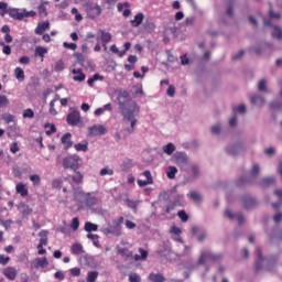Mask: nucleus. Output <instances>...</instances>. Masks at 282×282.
I'll list each match as a JSON object with an SVG mask.
<instances>
[{"label": "nucleus", "instance_id": "1", "mask_svg": "<svg viewBox=\"0 0 282 282\" xmlns=\"http://www.w3.org/2000/svg\"><path fill=\"white\" fill-rule=\"evenodd\" d=\"M115 96H117L119 109L123 117L122 122H124V124L130 122V128H128L127 131L128 133H133V131H135V124H138L135 117L140 115V107L138 102L131 99L129 91L122 88L115 90Z\"/></svg>", "mask_w": 282, "mask_h": 282}, {"label": "nucleus", "instance_id": "2", "mask_svg": "<svg viewBox=\"0 0 282 282\" xmlns=\"http://www.w3.org/2000/svg\"><path fill=\"white\" fill-rule=\"evenodd\" d=\"M160 199L166 202L165 213H172L177 206H184V194L177 192V187L163 192L159 195Z\"/></svg>", "mask_w": 282, "mask_h": 282}, {"label": "nucleus", "instance_id": "3", "mask_svg": "<svg viewBox=\"0 0 282 282\" xmlns=\"http://www.w3.org/2000/svg\"><path fill=\"white\" fill-rule=\"evenodd\" d=\"M217 257L215 253L210 251H203L200 253V257L198 258L197 262H186L184 264L185 270L193 271L195 270L198 265H204V263H208V261H216Z\"/></svg>", "mask_w": 282, "mask_h": 282}, {"label": "nucleus", "instance_id": "4", "mask_svg": "<svg viewBox=\"0 0 282 282\" xmlns=\"http://www.w3.org/2000/svg\"><path fill=\"white\" fill-rule=\"evenodd\" d=\"M173 162L180 166L181 171H188V166L192 163L188 154L184 152H176L173 155Z\"/></svg>", "mask_w": 282, "mask_h": 282}, {"label": "nucleus", "instance_id": "5", "mask_svg": "<svg viewBox=\"0 0 282 282\" xmlns=\"http://www.w3.org/2000/svg\"><path fill=\"white\" fill-rule=\"evenodd\" d=\"M80 197L86 199V205L89 206V208H91V206H98V204H100V199H98L96 196H89V194H85L83 191L76 189L75 198L80 199Z\"/></svg>", "mask_w": 282, "mask_h": 282}, {"label": "nucleus", "instance_id": "6", "mask_svg": "<svg viewBox=\"0 0 282 282\" xmlns=\"http://www.w3.org/2000/svg\"><path fill=\"white\" fill-rule=\"evenodd\" d=\"M124 220L123 217L119 218V223H115L110 227H106L101 229V232H104L106 236L113 235L115 237H120L122 235V228L120 227V224Z\"/></svg>", "mask_w": 282, "mask_h": 282}, {"label": "nucleus", "instance_id": "7", "mask_svg": "<svg viewBox=\"0 0 282 282\" xmlns=\"http://www.w3.org/2000/svg\"><path fill=\"white\" fill-rule=\"evenodd\" d=\"M259 173H261V166L259 163H253L248 176L238 180V186L247 184V182H252L253 177H257Z\"/></svg>", "mask_w": 282, "mask_h": 282}, {"label": "nucleus", "instance_id": "8", "mask_svg": "<svg viewBox=\"0 0 282 282\" xmlns=\"http://www.w3.org/2000/svg\"><path fill=\"white\" fill-rule=\"evenodd\" d=\"M78 162H80V156L73 154L63 159L64 169H72V171H78Z\"/></svg>", "mask_w": 282, "mask_h": 282}, {"label": "nucleus", "instance_id": "9", "mask_svg": "<svg viewBox=\"0 0 282 282\" xmlns=\"http://www.w3.org/2000/svg\"><path fill=\"white\" fill-rule=\"evenodd\" d=\"M86 12L89 19H97V17L102 14V8L97 3H90L86 6Z\"/></svg>", "mask_w": 282, "mask_h": 282}, {"label": "nucleus", "instance_id": "10", "mask_svg": "<svg viewBox=\"0 0 282 282\" xmlns=\"http://www.w3.org/2000/svg\"><path fill=\"white\" fill-rule=\"evenodd\" d=\"M257 254H258V262H257V269L261 270V268H263V265L268 264V265H272L274 263H276V258H263V256H261V248L257 249Z\"/></svg>", "mask_w": 282, "mask_h": 282}, {"label": "nucleus", "instance_id": "11", "mask_svg": "<svg viewBox=\"0 0 282 282\" xmlns=\"http://www.w3.org/2000/svg\"><path fill=\"white\" fill-rule=\"evenodd\" d=\"M184 172L188 173L192 180H197L202 176V169L197 163H193V162L189 163V165L187 166V170H184Z\"/></svg>", "mask_w": 282, "mask_h": 282}, {"label": "nucleus", "instance_id": "12", "mask_svg": "<svg viewBox=\"0 0 282 282\" xmlns=\"http://www.w3.org/2000/svg\"><path fill=\"white\" fill-rule=\"evenodd\" d=\"M107 134V128L102 124H95L88 128V135L89 138H96L98 135Z\"/></svg>", "mask_w": 282, "mask_h": 282}, {"label": "nucleus", "instance_id": "13", "mask_svg": "<svg viewBox=\"0 0 282 282\" xmlns=\"http://www.w3.org/2000/svg\"><path fill=\"white\" fill-rule=\"evenodd\" d=\"M80 122V110L75 109L70 113L67 115V123L70 127H76Z\"/></svg>", "mask_w": 282, "mask_h": 282}, {"label": "nucleus", "instance_id": "14", "mask_svg": "<svg viewBox=\"0 0 282 282\" xmlns=\"http://www.w3.org/2000/svg\"><path fill=\"white\" fill-rule=\"evenodd\" d=\"M111 39H113L111 33H109L102 29H100L96 35L97 43H111Z\"/></svg>", "mask_w": 282, "mask_h": 282}, {"label": "nucleus", "instance_id": "15", "mask_svg": "<svg viewBox=\"0 0 282 282\" xmlns=\"http://www.w3.org/2000/svg\"><path fill=\"white\" fill-rule=\"evenodd\" d=\"M2 273L9 281H14V279H17V276L19 275V271L14 267L4 268Z\"/></svg>", "mask_w": 282, "mask_h": 282}, {"label": "nucleus", "instance_id": "16", "mask_svg": "<svg viewBox=\"0 0 282 282\" xmlns=\"http://www.w3.org/2000/svg\"><path fill=\"white\" fill-rule=\"evenodd\" d=\"M9 17L14 19L15 21H23L25 19V14H23V10L17 8H9Z\"/></svg>", "mask_w": 282, "mask_h": 282}, {"label": "nucleus", "instance_id": "17", "mask_svg": "<svg viewBox=\"0 0 282 282\" xmlns=\"http://www.w3.org/2000/svg\"><path fill=\"white\" fill-rule=\"evenodd\" d=\"M226 151L228 155H239L243 151V145L242 143L231 144L226 148Z\"/></svg>", "mask_w": 282, "mask_h": 282}, {"label": "nucleus", "instance_id": "18", "mask_svg": "<svg viewBox=\"0 0 282 282\" xmlns=\"http://www.w3.org/2000/svg\"><path fill=\"white\" fill-rule=\"evenodd\" d=\"M225 216L228 217V219H237L238 224H246V217L241 214H232V212H230V209H227L225 212Z\"/></svg>", "mask_w": 282, "mask_h": 282}, {"label": "nucleus", "instance_id": "19", "mask_svg": "<svg viewBox=\"0 0 282 282\" xmlns=\"http://www.w3.org/2000/svg\"><path fill=\"white\" fill-rule=\"evenodd\" d=\"M192 234L197 237L198 241H204L206 239V231L202 230V227L193 226Z\"/></svg>", "mask_w": 282, "mask_h": 282}, {"label": "nucleus", "instance_id": "20", "mask_svg": "<svg viewBox=\"0 0 282 282\" xmlns=\"http://www.w3.org/2000/svg\"><path fill=\"white\" fill-rule=\"evenodd\" d=\"M241 204L246 208L250 209V208H254V206H257V200H254V198H252V196H245L241 198Z\"/></svg>", "mask_w": 282, "mask_h": 282}, {"label": "nucleus", "instance_id": "21", "mask_svg": "<svg viewBox=\"0 0 282 282\" xmlns=\"http://www.w3.org/2000/svg\"><path fill=\"white\" fill-rule=\"evenodd\" d=\"M17 208L19 213H21V215H23L24 217L32 215V208L25 203H20L19 205H17Z\"/></svg>", "mask_w": 282, "mask_h": 282}, {"label": "nucleus", "instance_id": "22", "mask_svg": "<svg viewBox=\"0 0 282 282\" xmlns=\"http://www.w3.org/2000/svg\"><path fill=\"white\" fill-rule=\"evenodd\" d=\"M33 265L36 270H39V268H47V265H50V261H47V258H36L33 261Z\"/></svg>", "mask_w": 282, "mask_h": 282}, {"label": "nucleus", "instance_id": "23", "mask_svg": "<svg viewBox=\"0 0 282 282\" xmlns=\"http://www.w3.org/2000/svg\"><path fill=\"white\" fill-rule=\"evenodd\" d=\"M251 105H256L257 107H263L265 105V99L260 95H252L250 97Z\"/></svg>", "mask_w": 282, "mask_h": 282}, {"label": "nucleus", "instance_id": "24", "mask_svg": "<svg viewBox=\"0 0 282 282\" xmlns=\"http://www.w3.org/2000/svg\"><path fill=\"white\" fill-rule=\"evenodd\" d=\"M72 74H74L73 80H75V83H83V80H85V74L82 69L74 68Z\"/></svg>", "mask_w": 282, "mask_h": 282}, {"label": "nucleus", "instance_id": "25", "mask_svg": "<svg viewBox=\"0 0 282 282\" xmlns=\"http://www.w3.org/2000/svg\"><path fill=\"white\" fill-rule=\"evenodd\" d=\"M61 142H62V144H63V147H64V149H69V148H72V133H65L63 137H62V139H61Z\"/></svg>", "mask_w": 282, "mask_h": 282}, {"label": "nucleus", "instance_id": "26", "mask_svg": "<svg viewBox=\"0 0 282 282\" xmlns=\"http://www.w3.org/2000/svg\"><path fill=\"white\" fill-rule=\"evenodd\" d=\"M15 191L18 195H21V197H28V186L23 183H18L15 186Z\"/></svg>", "mask_w": 282, "mask_h": 282}, {"label": "nucleus", "instance_id": "27", "mask_svg": "<svg viewBox=\"0 0 282 282\" xmlns=\"http://www.w3.org/2000/svg\"><path fill=\"white\" fill-rule=\"evenodd\" d=\"M142 21H144V13H138L134 15V19L131 20L132 28H140V25H142Z\"/></svg>", "mask_w": 282, "mask_h": 282}, {"label": "nucleus", "instance_id": "28", "mask_svg": "<svg viewBox=\"0 0 282 282\" xmlns=\"http://www.w3.org/2000/svg\"><path fill=\"white\" fill-rule=\"evenodd\" d=\"M139 253L141 254H134L133 259L134 261H147V258L149 257V251L144 250L142 248H139Z\"/></svg>", "mask_w": 282, "mask_h": 282}, {"label": "nucleus", "instance_id": "29", "mask_svg": "<svg viewBox=\"0 0 282 282\" xmlns=\"http://www.w3.org/2000/svg\"><path fill=\"white\" fill-rule=\"evenodd\" d=\"M45 30H50V22H41L37 24L36 29H35V34H43V32H45Z\"/></svg>", "mask_w": 282, "mask_h": 282}, {"label": "nucleus", "instance_id": "30", "mask_svg": "<svg viewBox=\"0 0 282 282\" xmlns=\"http://www.w3.org/2000/svg\"><path fill=\"white\" fill-rule=\"evenodd\" d=\"M14 76L19 83H23V80H25V72L21 67H17L14 69Z\"/></svg>", "mask_w": 282, "mask_h": 282}, {"label": "nucleus", "instance_id": "31", "mask_svg": "<svg viewBox=\"0 0 282 282\" xmlns=\"http://www.w3.org/2000/svg\"><path fill=\"white\" fill-rule=\"evenodd\" d=\"M165 173L169 180H175V175H177V167L171 165L165 170Z\"/></svg>", "mask_w": 282, "mask_h": 282}, {"label": "nucleus", "instance_id": "32", "mask_svg": "<svg viewBox=\"0 0 282 282\" xmlns=\"http://www.w3.org/2000/svg\"><path fill=\"white\" fill-rule=\"evenodd\" d=\"M111 109H113L111 104H106L104 107L97 108L95 110V116H102V113H105V111H111Z\"/></svg>", "mask_w": 282, "mask_h": 282}, {"label": "nucleus", "instance_id": "33", "mask_svg": "<svg viewBox=\"0 0 282 282\" xmlns=\"http://www.w3.org/2000/svg\"><path fill=\"white\" fill-rule=\"evenodd\" d=\"M84 230L86 232H96L98 230V225L90 221H86L84 226Z\"/></svg>", "mask_w": 282, "mask_h": 282}, {"label": "nucleus", "instance_id": "34", "mask_svg": "<svg viewBox=\"0 0 282 282\" xmlns=\"http://www.w3.org/2000/svg\"><path fill=\"white\" fill-rule=\"evenodd\" d=\"M117 251L118 254H121L124 259H131V257H133V252L129 251L127 248H118Z\"/></svg>", "mask_w": 282, "mask_h": 282}, {"label": "nucleus", "instance_id": "35", "mask_svg": "<svg viewBox=\"0 0 282 282\" xmlns=\"http://www.w3.org/2000/svg\"><path fill=\"white\" fill-rule=\"evenodd\" d=\"M175 144L173 143H167L165 145H163V152L166 154V155H173V153H175Z\"/></svg>", "mask_w": 282, "mask_h": 282}, {"label": "nucleus", "instance_id": "36", "mask_svg": "<svg viewBox=\"0 0 282 282\" xmlns=\"http://www.w3.org/2000/svg\"><path fill=\"white\" fill-rule=\"evenodd\" d=\"M74 149L86 153V151L89 149V143L87 141H83L82 143L75 144Z\"/></svg>", "mask_w": 282, "mask_h": 282}, {"label": "nucleus", "instance_id": "37", "mask_svg": "<svg viewBox=\"0 0 282 282\" xmlns=\"http://www.w3.org/2000/svg\"><path fill=\"white\" fill-rule=\"evenodd\" d=\"M149 279L152 282H164L165 281L164 275H162L160 273H150Z\"/></svg>", "mask_w": 282, "mask_h": 282}, {"label": "nucleus", "instance_id": "38", "mask_svg": "<svg viewBox=\"0 0 282 282\" xmlns=\"http://www.w3.org/2000/svg\"><path fill=\"white\" fill-rule=\"evenodd\" d=\"M187 197H189V199H192L193 202L199 203L202 202V194H199V192H189L187 194Z\"/></svg>", "mask_w": 282, "mask_h": 282}, {"label": "nucleus", "instance_id": "39", "mask_svg": "<svg viewBox=\"0 0 282 282\" xmlns=\"http://www.w3.org/2000/svg\"><path fill=\"white\" fill-rule=\"evenodd\" d=\"M40 246H47V230H42L39 232Z\"/></svg>", "mask_w": 282, "mask_h": 282}, {"label": "nucleus", "instance_id": "40", "mask_svg": "<svg viewBox=\"0 0 282 282\" xmlns=\"http://www.w3.org/2000/svg\"><path fill=\"white\" fill-rule=\"evenodd\" d=\"M70 250H72V254H83V252H85L83 250V245L80 243H74Z\"/></svg>", "mask_w": 282, "mask_h": 282}, {"label": "nucleus", "instance_id": "41", "mask_svg": "<svg viewBox=\"0 0 282 282\" xmlns=\"http://www.w3.org/2000/svg\"><path fill=\"white\" fill-rule=\"evenodd\" d=\"M45 54H47V48L43 46L35 47V56H40V58H45Z\"/></svg>", "mask_w": 282, "mask_h": 282}, {"label": "nucleus", "instance_id": "42", "mask_svg": "<svg viewBox=\"0 0 282 282\" xmlns=\"http://www.w3.org/2000/svg\"><path fill=\"white\" fill-rule=\"evenodd\" d=\"M30 182L33 186H41V176L39 174H33L29 176Z\"/></svg>", "mask_w": 282, "mask_h": 282}, {"label": "nucleus", "instance_id": "43", "mask_svg": "<svg viewBox=\"0 0 282 282\" xmlns=\"http://www.w3.org/2000/svg\"><path fill=\"white\" fill-rule=\"evenodd\" d=\"M126 204L128 208H131L133 210V213H138V200L126 199Z\"/></svg>", "mask_w": 282, "mask_h": 282}, {"label": "nucleus", "instance_id": "44", "mask_svg": "<svg viewBox=\"0 0 282 282\" xmlns=\"http://www.w3.org/2000/svg\"><path fill=\"white\" fill-rule=\"evenodd\" d=\"M46 135H52V133H56V126L52 123L44 124Z\"/></svg>", "mask_w": 282, "mask_h": 282}, {"label": "nucleus", "instance_id": "45", "mask_svg": "<svg viewBox=\"0 0 282 282\" xmlns=\"http://www.w3.org/2000/svg\"><path fill=\"white\" fill-rule=\"evenodd\" d=\"M72 180L74 184H80V182H83V173L75 170V174L72 176Z\"/></svg>", "mask_w": 282, "mask_h": 282}, {"label": "nucleus", "instance_id": "46", "mask_svg": "<svg viewBox=\"0 0 282 282\" xmlns=\"http://www.w3.org/2000/svg\"><path fill=\"white\" fill-rule=\"evenodd\" d=\"M10 13V8H8V3L0 2V17H4Z\"/></svg>", "mask_w": 282, "mask_h": 282}, {"label": "nucleus", "instance_id": "47", "mask_svg": "<svg viewBox=\"0 0 282 282\" xmlns=\"http://www.w3.org/2000/svg\"><path fill=\"white\" fill-rule=\"evenodd\" d=\"M96 279H98V271H89L87 273V278H86L87 282H96Z\"/></svg>", "mask_w": 282, "mask_h": 282}, {"label": "nucleus", "instance_id": "48", "mask_svg": "<svg viewBox=\"0 0 282 282\" xmlns=\"http://www.w3.org/2000/svg\"><path fill=\"white\" fill-rule=\"evenodd\" d=\"M87 239H91L94 246H96V248H100V241L98 240L99 239L98 235L88 234Z\"/></svg>", "mask_w": 282, "mask_h": 282}, {"label": "nucleus", "instance_id": "49", "mask_svg": "<svg viewBox=\"0 0 282 282\" xmlns=\"http://www.w3.org/2000/svg\"><path fill=\"white\" fill-rule=\"evenodd\" d=\"M272 184H274V177L269 176V177H264L261 181L260 186H272Z\"/></svg>", "mask_w": 282, "mask_h": 282}, {"label": "nucleus", "instance_id": "50", "mask_svg": "<svg viewBox=\"0 0 282 282\" xmlns=\"http://www.w3.org/2000/svg\"><path fill=\"white\" fill-rule=\"evenodd\" d=\"M99 175L101 177H105L106 175H113V170H111L109 166L102 167L99 172Z\"/></svg>", "mask_w": 282, "mask_h": 282}, {"label": "nucleus", "instance_id": "51", "mask_svg": "<svg viewBox=\"0 0 282 282\" xmlns=\"http://www.w3.org/2000/svg\"><path fill=\"white\" fill-rule=\"evenodd\" d=\"M64 69H65V62H63V59L57 61L54 65V70L63 72Z\"/></svg>", "mask_w": 282, "mask_h": 282}, {"label": "nucleus", "instance_id": "52", "mask_svg": "<svg viewBox=\"0 0 282 282\" xmlns=\"http://www.w3.org/2000/svg\"><path fill=\"white\" fill-rule=\"evenodd\" d=\"M272 36H273V39L281 40L282 39V30H281V28L274 26L273 28V32H272Z\"/></svg>", "mask_w": 282, "mask_h": 282}, {"label": "nucleus", "instance_id": "53", "mask_svg": "<svg viewBox=\"0 0 282 282\" xmlns=\"http://www.w3.org/2000/svg\"><path fill=\"white\" fill-rule=\"evenodd\" d=\"M10 105V100L7 96L0 95V109H3V107H8Z\"/></svg>", "mask_w": 282, "mask_h": 282}, {"label": "nucleus", "instance_id": "54", "mask_svg": "<svg viewBox=\"0 0 282 282\" xmlns=\"http://www.w3.org/2000/svg\"><path fill=\"white\" fill-rule=\"evenodd\" d=\"M212 133L214 135H219L221 133V123H216L212 127Z\"/></svg>", "mask_w": 282, "mask_h": 282}, {"label": "nucleus", "instance_id": "55", "mask_svg": "<svg viewBox=\"0 0 282 282\" xmlns=\"http://www.w3.org/2000/svg\"><path fill=\"white\" fill-rule=\"evenodd\" d=\"M79 226H80V221L78 220V218L77 217L73 218L70 223L72 230L74 231L78 230Z\"/></svg>", "mask_w": 282, "mask_h": 282}, {"label": "nucleus", "instance_id": "56", "mask_svg": "<svg viewBox=\"0 0 282 282\" xmlns=\"http://www.w3.org/2000/svg\"><path fill=\"white\" fill-rule=\"evenodd\" d=\"M141 175L147 178L149 184H153V176L151 175V171L147 170Z\"/></svg>", "mask_w": 282, "mask_h": 282}, {"label": "nucleus", "instance_id": "57", "mask_svg": "<svg viewBox=\"0 0 282 282\" xmlns=\"http://www.w3.org/2000/svg\"><path fill=\"white\" fill-rule=\"evenodd\" d=\"M63 47H65L66 50H72L73 52H76L78 45H76V43L64 42Z\"/></svg>", "mask_w": 282, "mask_h": 282}, {"label": "nucleus", "instance_id": "58", "mask_svg": "<svg viewBox=\"0 0 282 282\" xmlns=\"http://www.w3.org/2000/svg\"><path fill=\"white\" fill-rule=\"evenodd\" d=\"M177 215H178L181 221H183V223L188 221V214H186V212L180 210V212L177 213Z\"/></svg>", "mask_w": 282, "mask_h": 282}, {"label": "nucleus", "instance_id": "59", "mask_svg": "<svg viewBox=\"0 0 282 282\" xmlns=\"http://www.w3.org/2000/svg\"><path fill=\"white\" fill-rule=\"evenodd\" d=\"M129 281L130 282H140V281H142V278H140V275L138 273H131L129 275Z\"/></svg>", "mask_w": 282, "mask_h": 282}, {"label": "nucleus", "instance_id": "60", "mask_svg": "<svg viewBox=\"0 0 282 282\" xmlns=\"http://www.w3.org/2000/svg\"><path fill=\"white\" fill-rule=\"evenodd\" d=\"M170 234L173 236L182 235V229H180V227L172 226L170 228Z\"/></svg>", "mask_w": 282, "mask_h": 282}, {"label": "nucleus", "instance_id": "61", "mask_svg": "<svg viewBox=\"0 0 282 282\" xmlns=\"http://www.w3.org/2000/svg\"><path fill=\"white\" fill-rule=\"evenodd\" d=\"M23 118H34V110L33 109H25L23 111Z\"/></svg>", "mask_w": 282, "mask_h": 282}, {"label": "nucleus", "instance_id": "62", "mask_svg": "<svg viewBox=\"0 0 282 282\" xmlns=\"http://www.w3.org/2000/svg\"><path fill=\"white\" fill-rule=\"evenodd\" d=\"M234 111L238 113H246V105L241 104L239 106L234 107Z\"/></svg>", "mask_w": 282, "mask_h": 282}, {"label": "nucleus", "instance_id": "63", "mask_svg": "<svg viewBox=\"0 0 282 282\" xmlns=\"http://www.w3.org/2000/svg\"><path fill=\"white\" fill-rule=\"evenodd\" d=\"M171 249L169 248V246L163 245L161 248L158 249V254H166V252H169Z\"/></svg>", "mask_w": 282, "mask_h": 282}, {"label": "nucleus", "instance_id": "64", "mask_svg": "<svg viewBox=\"0 0 282 282\" xmlns=\"http://www.w3.org/2000/svg\"><path fill=\"white\" fill-rule=\"evenodd\" d=\"M70 12L72 14H75V21H80L83 19V14L78 13L77 8H73Z\"/></svg>", "mask_w": 282, "mask_h": 282}]
</instances>
